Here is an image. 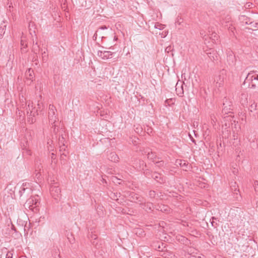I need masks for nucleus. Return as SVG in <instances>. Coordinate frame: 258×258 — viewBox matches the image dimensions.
Wrapping results in <instances>:
<instances>
[{
    "instance_id": "obj_2",
    "label": "nucleus",
    "mask_w": 258,
    "mask_h": 258,
    "mask_svg": "<svg viewBox=\"0 0 258 258\" xmlns=\"http://www.w3.org/2000/svg\"><path fill=\"white\" fill-rule=\"evenodd\" d=\"M40 199L38 196L31 197L28 199L24 204L25 208H28L30 210L34 211L37 210V207L39 204Z\"/></svg>"
},
{
    "instance_id": "obj_21",
    "label": "nucleus",
    "mask_w": 258,
    "mask_h": 258,
    "mask_svg": "<svg viewBox=\"0 0 258 258\" xmlns=\"http://www.w3.org/2000/svg\"><path fill=\"white\" fill-rule=\"evenodd\" d=\"M176 165H179L180 167H186L188 165V163L185 160H178L176 161Z\"/></svg>"
},
{
    "instance_id": "obj_1",
    "label": "nucleus",
    "mask_w": 258,
    "mask_h": 258,
    "mask_svg": "<svg viewBox=\"0 0 258 258\" xmlns=\"http://www.w3.org/2000/svg\"><path fill=\"white\" fill-rule=\"evenodd\" d=\"M233 106L231 101L229 99L224 97L222 110V114L224 119L229 118V120H231V118L233 117V116L232 115L233 114Z\"/></svg>"
},
{
    "instance_id": "obj_38",
    "label": "nucleus",
    "mask_w": 258,
    "mask_h": 258,
    "mask_svg": "<svg viewBox=\"0 0 258 258\" xmlns=\"http://www.w3.org/2000/svg\"><path fill=\"white\" fill-rule=\"evenodd\" d=\"M156 163L158 165V166H160L163 165L164 162L163 161H160L156 162Z\"/></svg>"
},
{
    "instance_id": "obj_27",
    "label": "nucleus",
    "mask_w": 258,
    "mask_h": 258,
    "mask_svg": "<svg viewBox=\"0 0 258 258\" xmlns=\"http://www.w3.org/2000/svg\"><path fill=\"white\" fill-rule=\"evenodd\" d=\"M148 158L150 160H153L154 159L156 158V155L154 153L151 152L148 153Z\"/></svg>"
},
{
    "instance_id": "obj_28",
    "label": "nucleus",
    "mask_w": 258,
    "mask_h": 258,
    "mask_svg": "<svg viewBox=\"0 0 258 258\" xmlns=\"http://www.w3.org/2000/svg\"><path fill=\"white\" fill-rule=\"evenodd\" d=\"M67 238L71 243H73L75 242V238L72 233L67 234Z\"/></svg>"
},
{
    "instance_id": "obj_8",
    "label": "nucleus",
    "mask_w": 258,
    "mask_h": 258,
    "mask_svg": "<svg viewBox=\"0 0 258 258\" xmlns=\"http://www.w3.org/2000/svg\"><path fill=\"white\" fill-rule=\"evenodd\" d=\"M32 193V188H27V189H25L24 188H23V189L20 188L19 191L20 198L22 200H25L29 196L31 197Z\"/></svg>"
},
{
    "instance_id": "obj_45",
    "label": "nucleus",
    "mask_w": 258,
    "mask_h": 258,
    "mask_svg": "<svg viewBox=\"0 0 258 258\" xmlns=\"http://www.w3.org/2000/svg\"><path fill=\"white\" fill-rule=\"evenodd\" d=\"M12 230H14L15 232H16V229L13 225H12Z\"/></svg>"
},
{
    "instance_id": "obj_49",
    "label": "nucleus",
    "mask_w": 258,
    "mask_h": 258,
    "mask_svg": "<svg viewBox=\"0 0 258 258\" xmlns=\"http://www.w3.org/2000/svg\"><path fill=\"white\" fill-rule=\"evenodd\" d=\"M155 28H158L160 30H161L162 29V28L160 27V26H158V27L156 25H155Z\"/></svg>"
},
{
    "instance_id": "obj_44",
    "label": "nucleus",
    "mask_w": 258,
    "mask_h": 258,
    "mask_svg": "<svg viewBox=\"0 0 258 258\" xmlns=\"http://www.w3.org/2000/svg\"><path fill=\"white\" fill-rule=\"evenodd\" d=\"M42 59L43 60V62H45L47 60V57H42Z\"/></svg>"
},
{
    "instance_id": "obj_59",
    "label": "nucleus",
    "mask_w": 258,
    "mask_h": 258,
    "mask_svg": "<svg viewBox=\"0 0 258 258\" xmlns=\"http://www.w3.org/2000/svg\"><path fill=\"white\" fill-rule=\"evenodd\" d=\"M116 39H117V38H116V37L115 36V37H114V40H116Z\"/></svg>"
},
{
    "instance_id": "obj_6",
    "label": "nucleus",
    "mask_w": 258,
    "mask_h": 258,
    "mask_svg": "<svg viewBox=\"0 0 258 258\" xmlns=\"http://www.w3.org/2000/svg\"><path fill=\"white\" fill-rule=\"evenodd\" d=\"M129 200L132 202L139 203L142 204L144 202V199L139 194L132 192L128 196Z\"/></svg>"
},
{
    "instance_id": "obj_9",
    "label": "nucleus",
    "mask_w": 258,
    "mask_h": 258,
    "mask_svg": "<svg viewBox=\"0 0 258 258\" xmlns=\"http://www.w3.org/2000/svg\"><path fill=\"white\" fill-rule=\"evenodd\" d=\"M224 76L223 75H219L218 76H216L214 80V85L215 87L217 88L218 89L221 87L224 83Z\"/></svg>"
},
{
    "instance_id": "obj_54",
    "label": "nucleus",
    "mask_w": 258,
    "mask_h": 258,
    "mask_svg": "<svg viewBox=\"0 0 258 258\" xmlns=\"http://www.w3.org/2000/svg\"><path fill=\"white\" fill-rule=\"evenodd\" d=\"M52 142V141H50V142H48V144L51 143Z\"/></svg>"
},
{
    "instance_id": "obj_14",
    "label": "nucleus",
    "mask_w": 258,
    "mask_h": 258,
    "mask_svg": "<svg viewBox=\"0 0 258 258\" xmlns=\"http://www.w3.org/2000/svg\"><path fill=\"white\" fill-rule=\"evenodd\" d=\"M190 73L189 72V66H185L184 68L182 71L181 78L186 80L187 78L190 77Z\"/></svg>"
},
{
    "instance_id": "obj_16",
    "label": "nucleus",
    "mask_w": 258,
    "mask_h": 258,
    "mask_svg": "<svg viewBox=\"0 0 258 258\" xmlns=\"http://www.w3.org/2000/svg\"><path fill=\"white\" fill-rule=\"evenodd\" d=\"M162 256L164 258H176L174 253L169 250L163 251Z\"/></svg>"
},
{
    "instance_id": "obj_48",
    "label": "nucleus",
    "mask_w": 258,
    "mask_h": 258,
    "mask_svg": "<svg viewBox=\"0 0 258 258\" xmlns=\"http://www.w3.org/2000/svg\"><path fill=\"white\" fill-rule=\"evenodd\" d=\"M155 28H158L160 30H161L162 29V28L160 27V26H158V27L156 25H155Z\"/></svg>"
},
{
    "instance_id": "obj_43",
    "label": "nucleus",
    "mask_w": 258,
    "mask_h": 258,
    "mask_svg": "<svg viewBox=\"0 0 258 258\" xmlns=\"http://www.w3.org/2000/svg\"><path fill=\"white\" fill-rule=\"evenodd\" d=\"M229 125H230V123H229V122H228V123L226 122V123H225V127H225V129H226V128H227V127H229Z\"/></svg>"
},
{
    "instance_id": "obj_52",
    "label": "nucleus",
    "mask_w": 258,
    "mask_h": 258,
    "mask_svg": "<svg viewBox=\"0 0 258 258\" xmlns=\"http://www.w3.org/2000/svg\"><path fill=\"white\" fill-rule=\"evenodd\" d=\"M178 23L179 24H180V22H179V21H178V20L175 22V23Z\"/></svg>"
},
{
    "instance_id": "obj_24",
    "label": "nucleus",
    "mask_w": 258,
    "mask_h": 258,
    "mask_svg": "<svg viewBox=\"0 0 258 258\" xmlns=\"http://www.w3.org/2000/svg\"><path fill=\"white\" fill-rule=\"evenodd\" d=\"M120 195H121L120 193L112 192L110 194V197L112 200L117 201V200H118V198L120 197Z\"/></svg>"
},
{
    "instance_id": "obj_46",
    "label": "nucleus",
    "mask_w": 258,
    "mask_h": 258,
    "mask_svg": "<svg viewBox=\"0 0 258 258\" xmlns=\"http://www.w3.org/2000/svg\"><path fill=\"white\" fill-rule=\"evenodd\" d=\"M217 121L216 119L215 118V117H214V118H212V122H215L216 121Z\"/></svg>"
},
{
    "instance_id": "obj_35",
    "label": "nucleus",
    "mask_w": 258,
    "mask_h": 258,
    "mask_svg": "<svg viewBox=\"0 0 258 258\" xmlns=\"http://www.w3.org/2000/svg\"><path fill=\"white\" fill-rule=\"evenodd\" d=\"M165 102H166V103H167L168 104V105H171V104H174V100L172 98L169 99H167Z\"/></svg>"
},
{
    "instance_id": "obj_29",
    "label": "nucleus",
    "mask_w": 258,
    "mask_h": 258,
    "mask_svg": "<svg viewBox=\"0 0 258 258\" xmlns=\"http://www.w3.org/2000/svg\"><path fill=\"white\" fill-rule=\"evenodd\" d=\"M28 118H27V121L30 123H33L36 121V119L33 116H28L27 115Z\"/></svg>"
},
{
    "instance_id": "obj_61",
    "label": "nucleus",
    "mask_w": 258,
    "mask_h": 258,
    "mask_svg": "<svg viewBox=\"0 0 258 258\" xmlns=\"http://www.w3.org/2000/svg\"><path fill=\"white\" fill-rule=\"evenodd\" d=\"M55 132V128H54V132Z\"/></svg>"
},
{
    "instance_id": "obj_47",
    "label": "nucleus",
    "mask_w": 258,
    "mask_h": 258,
    "mask_svg": "<svg viewBox=\"0 0 258 258\" xmlns=\"http://www.w3.org/2000/svg\"><path fill=\"white\" fill-rule=\"evenodd\" d=\"M31 26L33 27V23L32 22H30L29 23V27H30Z\"/></svg>"
},
{
    "instance_id": "obj_3",
    "label": "nucleus",
    "mask_w": 258,
    "mask_h": 258,
    "mask_svg": "<svg viewBox=\"0 0 258 258\" xmlns=\"http://www.w3.org/2000/svg\"><path fill=\"white\" fill-rule=\"evenodd\" d=\"M245 81L249 83V87L253 89H258V75L248 74Z\"/></svg>"
},
{
    "instance_id": "obj_60",
    "label": "nucleus",
    "mask_w": 258,
    "mask_h": 258,
    "mask_svg": "<svg viewBox=\"0 0 258 258\" xmlns=\"http://www.w3.org/2000/svg\"><path fill=\"white\" fill-rule=\"evenodd\" d=\"M30 34H31L32 36H33V35H32V32H30Z\"/></svg>"
},
{
    "instance_id": "obj_34",
    "label": "nucleus",
    "mask_w": 258,
    "mask_h": 258,
    "mask_svg": "<svg viewBox=\"0 0 258 258\" xmlns=\"http://www.w3.org/2000/svg\"><path fill=\"white\" fill-rule=\"evenodd\" d=\"M212 221H211V223L212 226H213L214 227H216L217 226L218 224L217 223H216L214 221V220H217V218H215V217H212Z\"/></svg>"
},
{
    "instance_id": "obj_57",
    "label": "nucleus",
    "mask_w": 258,
    "mask_h": 258,
    "mask_svg": "<svg viewBox=\"0 0 258 258\" xmlns=\"http://www.w3.org/2000/svg\"><path fill=\"white\" fill-rule=\"evenodd\" d=\"M137 130H138V131L137 132H139V129H138V128H137Z\"/></svg>"
},
{
    "instance_id": "obj_19",
    "label": "nucleus",
    "mask_w": 258,
    "mask_h": 258,
    "mask_svg": "<svg viewBox=\"0 0 258 258\" xmlns=\"http://www.w3.org/2000/svg\"><path fill=\"white\" fill-rule=\"evenodd\" d=\"M248 95L247 94L243 93L241 95V103L242 105H245L247 103V99Z\"/></svg>"
},
{
    "instance_id": "obj_58",
    "label": "nucleus",
    "mask_w": 258,
    "mask_h": 258,
    "mask_svg": "<svg viewBox=\"0 0 258 258\" xmlns=\"http://www.w3.org/2000/svg\"><path fill=\"white\" fill-rule=\"evenodd\" d=\"M137 130H138V131L137 132H139V129H138V128H137Z\"/></svg>"
},
{
    "instance_id": "obj_51",
    "label": "nucleus",
    "mask_w": 258,
    "mask_h": 258,
    "mask_svg": "<svg viewBox=\"0 0 258 258\" xmlns=\"http://www.w3.org/2000/svg\"><path fill=\"white\" fill-rule=\"evenodd\" d=\"M235 194H236V195L238 194V192H239V190H238L237 191L236 190H235Z\"/></svg>"
},
{
    "instance_id": "obj_17",
    "label": "nucleus",
    "mask_w": 258,
    "mask_h": 258,
    "mask_svg": "<svg viewBox=\"0 0 258 258\" xmlns=\"http://www.w3.org/2000/svg\"><path fill=\"white\" fill-rule=\"evenodd\" d=\"M239 19L241 22L245 23V24H252V22L250 21V19L244 15H242L240 17Z\"/></svg>"
},
{
    "instance_id": "obj_56",
    "label": "nucleus",
    "mask_w": 258,
    "mask_h": 258,
    "mask_svg": "<svg viewBox=\"0 0 258 258\" xmlns=\"http://www.w3.org/2000/svg\"><path fill=\"white\" fill-rule=\"evenodd\" d=\"M137 130H138V131L137 132H139V129H138V128H137Z\"/></svg>"
},
{
    "instance_id": "obj_31",
    "label": "nucleus",
    "mask_w": 258,
    "mask_h": 258,
    "mask_svg": "<svg viewBox=\"0 0 258 258\" xmlns=\"http://www.w3.org/2000/svg\"><path fill=\"white\" fill-rule=\"evenodd\" d=\"M172 51H173V48L171 46L167 47L165 49V51L167 52L168 53H170V55L172 56L173 55Z\"/></svg>"
},
{
    "instance_id": "obj_37",
    "label": "nucleus",
    "mask_w": 258,
    "mask_h": 258,
    "mask_svg": "<svg viewBox=\"0 0 258 258\" xmlns=\"http://www.w3.org/2000/svg\"><path fill=\"white\" fill-rule=\"evenodd\" d=\"M100 33L99 30H97L95 33L94 34L93 36V40H96L97 39L98 33Z\"/></svg>"
},
{
    "instance_id": "obj_22",
    "label": "nucleus",
    "mask_w": 258,
    "mask_h": 258,
    "mask_svg": "<svg viewBox=\"0 0 258 258\" xmlns=\"http://www.w3.org/2000/svg\"><path fill=\"white\" fill-rule=\"evenodd\" d=\"M251 103L249 110L250 112H253L257 109V104L254 101H251Z\"/></svg>"
},
{
    "instance_id": "obj_39",
    "label": "nucleus",
    "mask_w": 258,
    "mask_h": 258,
    "mask_svg": "<svg viewBox=\"0 0 258 258\" xmlns=\"http://www.w3.org/2000/svg\"><path fill=\"white\" fill-rule=\"evenodd\" d=\"M106 29H107V27L106 26H101L97 30H99V32H100L101 30H105Z\"/></svg>"
},
{
    "instance_id": "obj_7",
    "label": "nucleus",
    "mask_w": 258,
    "mask_h": 258,
    "mask_svg": "<svg viewBox=\"0 0 258 258\" xmlns=\"http://www.w3.org/2000/svg\"><path fill=\"white\" fill-rule=\"evenodd\" d=\"M66 138V134L64 133V132L62 128L59 131V138H58V144L60 146V148L61 150H65L66 145H65V139Z\"/></svg>"
},
{
    "instance_id": "obj_40",
    "label": "nucleus",
    "mask_w": 258,
    "mask_h": 258,
    "mask_svg": "<svg viewBox=\"0 0 258 258\" xmlns=\"http://www.w3.org/2000/svg\"><path fill=\"white\" fill-rule=\"evenodd\" d=\"M252 26L255 27V28H258V23H253L251 24Z\"/></svg>"
},
{
    "instance_id": "obj_13",
    "label": "nucleus",
    "mask_w": 258,
    "mask_h": 258,
    "mask_svg": "<svg viewBox=\"0 0 258 258\" xmlns=\"http://www.w3.org/2000/svg\"><path fill=\"white\" fill-rule=\"evenodd\" d=\"M98 55L101 57L102 59H108L112 57V54L110 51H100L98 52Z\"/></svg>"
},
{
    "instance_id": "obj_12",
    "label": "nucleus",
    "mask_w": 258,
    "mask_h": 258,
    "mask_svg": "<svg viewBox=\"0 0 258 258\" xmlns=\"http://www.w3.org/2000/svg\"><path fill=\"white\" fill-rule=\"evenodd\" d=\"M22 149L23 156L27 157L31 155L32 152L29 147H27V142L26 143V145L23 144V145H22Z\"/></svg>"
},
{
    "instance_id": "obj_23",
    "label": "nucleus",
    "mask_w": 258,
    "mask_h": 258,
    "mask_svg": "<svg viewBox=\"0 0 258 258\" xmlns=\"http://www.w3.org/2000/svg\"><path fill=\"white\" fill-rule=\"evenodd\" d=\"M37 114V110L35 108V107H33V105H31V110H30V112L28 115L35 117V115Z\"/></svg>"
},
{
    "instance_id": "obj_5",
    "label": "nucleus",
    "mask_w": 258,
    "mask_h": 258,
    "mask_svg": "<svg viewBox=\"0 0 258 258\" xmlns=\"http://www.w3.org/2000/svg\"><path fill=\"white\" fill-rule=\"evenodd\" d=\"M56 109L55 107L52 104H50L48 108V115L49 122L52 124L55 123V122L58 120L57 115H56Z\"/></svg>"
},
{
    "instance_id": "obj_20",
    "label": "nucleus",
    "mask_w": 258,
    "mask_h": 258,
    "mask_svg": "<svg viewBox=\"0 0 258 258\" xmlns=\"http://www.w3.org/2000/svg\"><path fill=\"white\" fill-rule=\"evenodd\" d=\"M31 105H33V103H29V104H28L27 106H26V104H22V107L23 108H24L25 107H26V111L27 112V115H28L30 112V110H31Z\"/></svg>"
},
{
    "instance_id": "obj_18",
    "label": "nucleus",
    "mask_w": 258,
    "mask_h": 258,
    "mask_svg": "<svg viewBox=\"0 0 258 258\" xmlns=\"http://www.w3.org/2000/svg\"><path fill=\"white\" fill-rule=\"evenodd\" d=\"M88 237L91 240H94V241L92 242V244L95 246H96L97 243L95 242V240H96L97 238V235H96L95 234H93L92 232H91V233L89 232Z\"/></svg>"
},
{
    "instance_id": "obj_30",
    "label": "nucleus",
    "mask_w": 258,
    "mask_h": 258,
    "mask_svg": "<svg viewBox=\"0 0 258 258\" xmlns=\"http://www.w3.org/2000/svg\"><path fill=\"white\" fill-rule=\"evenodd\" d=\"M40 170H41L40 164H39V165L36 164V165H35V172H37L36 173V176H37L38 177H39V176L40 175V172H38V171H40Z\"/></svg>"
},
{
    "instance_id": "obj_11",
    "label": "nucleus",
    "mask_w": 258,
    "mask_h": 258,
    "mask_svg": "<svg viewBox=\"0 0 258 258\" xmlns=\"http://www.w3.org/2000/svg\"><path fill=\"white\" fill-rule=\"evenodd\" d=\"M34 72L31 69H28L25 72V76L27 80L26 83L30 85L33 81Z\"/></svg>"
},
{
    "instance_id": "obj_33",
    "label": "nucleus",
    "mask_w": 258,
    "mask_h": 258,
    "mask_svg": "<svg viewBox=\"0 0 258 258\" xmlns=\"http://www.w3.org/2000/svg\"><path fill=\"white\" fill-rule=\"evenodd\" d=\"M156 192L154 190H150L149 192V196L151 198H154L155 197Z\"/></svg>"
},
{
    "instance_id": "obj_50",
    "label": "nucleus",
    "mask_w": 258,
    "mask_h": 258,
    "mask_svg": "<svg viewBox=\"0 0 258 258\" xmlns=\"http://www.w3.org/2000/svg\"><path fill=\"white\" fill-rule=\"evenodd\" d=\"M191 141L193 142V143H195V140L193 139L192 137H191Z\"/></svg>"
},
{
    "instance_id": "obj_10",
    "label": "nucleus",
    "mask_w": 258,
    "mask_h": 258,
    "mask_svg": "<svg viewBox=\"0 0 258 258\" xmlns=\"http://www.w3.org/2000/svg\"><path fill=\"white\" fill-rule=\"evenodd\" d=\"M152 177L157 182L161 184L164 183L166 181L165 177L157 172L153 173L152 175Z\"/></svg>"
},
{
    "instance_id": "obj_41",
    "label": "nucleus",
    "mask_w": 258,
    "mask_h": 258,
    "mask_svg": "<svg viewBox=\"0 0 258 258\" xmlns=\"http://www.w3.org/2000/svg\"><path fill=\"white\" fill-rule=\"evenodd\" d=\"M42 57H47V54L45 50H44L43 52H42Z\"/></svg>"
},
{
    "instance_id": "obj_53",
    "label": "nucleus",
    "mask_w": 258,
    "mask_h": 258,
    "mask_svg": "<svg viewBox=\"0 0 258 258\" xmlns=\"http://www.w3.org/2000/svg\"><path fill=\"white\" fill-rule=\"evenodd\" d=\"M52 142V141H50V142H48V144L51 143Z\"/></svg>"
},
{
    "instance_id": "obj_32",
    "label": "nucleus",
    "mask_w": 258,
    "mask_h": 258,
    "mask_svg": "<svg viewBox=\"0 0 258 258\" xmlns=\"http://www.w3.org/2000/svg\"><path fill=\"white\" fill-rule=\"evenodd\" d=\"M176 92L177 93L178 95L179 96H182L183 94V85H182L181 87V90H178L177 88H176Z\"/></svg>"
},
{
    "instance_id": "obj_36",
    "label": "nucleus",
    "mask_w": 258,
    "mask_h": 258,
    "mask_svg": "<svg viewBox=\"0 0 258 258\" xmlns=\"http://www.w3.org/2000/svg\"><path fill=\"white\" fill-rule=\"evenodd\" d=\"M254 186L255 191L257 192H258V181L256 180L254 183Z\"/></svg>"
},
{
    "instance_id": "obj_42",
    "label": "nucleus",
    "mask_w": 258,
    "mask_h": 258,
    "mask_svg": "<svg viewBox=\"0 0 258 258\" xmlns=\"http://www.w3.org/2000/svg\"><path fill=\"white\" fill-rule=\"evenodd\" d=\"M21 45H22V46H24V47H26V46H27V44H24V41H23V40H21Z\"/></svg>"
},
{
    "instance_id": "obj_26",
    "label": "nucleus",
    "mask_w": 258,
    "mask_h": 258,
    "mask_svg": "<svg viewBox=\"0 0 258 258\" xmlns=\"http://www.w3.org/2000/svg\"><path fill=\"white\" fill-rule=\"evenodd\" d=\"M6 24L5 22H3V23L0 24V34L2 35V34L5 33L4 30L6 29Z\"/></svg>"
},
{
    "instance_id": "obj_4",
    "label": "nucleus",
    "mask_w": 258,
    "mask_h": 258,
    "mask_svg": "<svg viewBox=\"0 0 258 258\" xmlns=\"http://www.w3.org/2000/svg\"><path fill=\"white\" fill-rule=\"evenodd\" d=\"M50 192L52 197L57 202L61 197L60 189L56 183H53L50 188Z\"/></svg>"
},
{
    "instance_id": "obj_25",
    "label": "nucleus",
    "mask_w": 258,
    "mask_h": 258,
    "mask_svg": "<svg viewBox=\"0 0 258 258\" xmlns=\"http://www.w3.org/2000/svg\"><path fill=\"white\" fill-rule=\"evenodd\" d=\"M23 188H24L25 189H27V188H32L31 183L27 182H25L23 183L20 188L23 189Z\"/></svg>"
},
{
    "instance_id": "obj_55",
    "label": "nucleus",
    "mask_w": 258,
    "mask_h": 258,
    "mask_svg": "<svg viewBox=\"0 0 258 258\" xmlns=\"http://www.w3.org/2000/svg\"><path fill=\"white\" fill-rule=\"evenodd\" d=\"M52 142V141H50V142H48V144L51 143Z\"/></svg>"
},
{
    "instance_id": "obj_15",
    "label": "nucleus",
    "mask_w": 258,
    "mask_h": 258,
    "mask_svg": "<svg viewBox=\"0 0 258 258\" xmlns=\"http://www.w3.org/2000/svg\"><path fill=\"white\" fill-rule=\"evenodd\" d=\"M108 159L111 161L117 162L119 160V157L116 153L112 152L107 155Z\"/></svg>"
}]
</instances>
